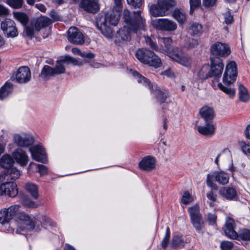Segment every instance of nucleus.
Returning a JSON list of instances; mask_svg holds the SVG:
<instances>
[{
	"label": "nucleus",
	"instance_id": "1",
	"mask_svg": "<svg viewBox=\"0 0 250 250\" xmlns=\"http://www.w3.org/2000/svg\"><path fill=\"white\" fill-rule=\"evenodd\" d=\"M133 14L132 16L127 9L124 11V19L127 26H124L117 33L116 37L120 42L130 40L131 32L137 33L139 31L145 29L146 20L142 15V11L139 10L133 12Z\"/></svg>",
	"mask_w": 250,
	"mask_h": 250
},
{
	"label": "nucleus",
	"instance_id": "2",
	"mask_svg": "<svg viewBox=\"0 0 250 250\" xmlns=\"http://www.w3.org/2000/svg\"><path fill=\"white\" fill-rule=\"evenodd\" d=\"M114 10L104 14H99L96 18V26L102 34L105 37L111 38L113 37V29L109 25L116 26L117 25L120 18V12Z\"/></svg>",
	"mask_w": 250,
	"mask_h": 250
},
{
	"label": "nucleus",
	"instance_id": "3",
	"mask_svg": "<svg viewBox=\"0 0 250 250\" xmlns=\"http://www.w3.org/2000/svg\"><path fill=\"white\" fill-rule=\"evenodd\" d=\"M132 74L136 77L138 83L148 87L151 93L156 97L158 102L161 104L167 102V99L169 96L167 90H162L161 89L158 88L156 85L152 84L148 79L143 76L137 71H133Z\"/></svg>",
	"mask_w": 250,
	"mask_h": 250
},
{
	"label": "nucleus",
	"instance_id": "4",
	"mask_svg": "<svg viewBox=\"0 0 250 250\" xmlns=\"http://www.w3.org/2000/svg\"><path fill=\"white\" fill-rule=\"evenodd\" d=\"M137 59L141 62L158 68L162 64L161 59L153 52L147 49H138L135 53Z\"/></svg>",
	"mask_w": 250,
	"mask_h": 250
},
{
	"label": "nucleus",
	"instance_id": "5",
	"mask_svg": "<svg viewBox=\"0 0 250 250\" xmlns=\"http://www.w3.org/2000/svg\"><path fill=\"white\" fill-rule=\"evenodd\" d=\"M176 4L175 0H158L156 4H152L150 7L149 11L155 17L165 16L168 15L169 10Z\"/></svg>",
	"mask_w": 250,
	"mask_h": 250
},
{
	"label": "nucleus",
	"instance_id": "6",
	"mask_svg": "<svg viewBox=\"0 0 250 250\" xmlns=\"http://www.w3.org/2000/svg\"><path fill=\"white\" fill-rule=\"evenodd\" d=\"M229 177L228 173L222 171H215L207 176L206 183L208 187L215 190H218L217 185L213 182L214 180L222 185L229 183Z\"/></svg>",
	"mask_w": 250,
	"mask_h": 250
},
{
	"label": "nucleus",
	"instance_id": "7",
	"mask_svg": "<svg viewBox=\"0 0 250 250\" xmlns=\"http://www.w3.org/2000/svg\"><path fill=\"white\" fill-rule=\"evenodd\" d=\"M191 222L197 231L199 232L204 227V222L200 212V208L196 204L188 208Z\"/></svg>",
	"mask_w": 250,
	"mask_h": 250
},
{
	"label": "nucleus",
	"instance_id": "8",
	"mask_svg": "<svg viewBox=\"0 0 250 250\" xmlns=\"http://www.w3.org/2000/svg\"><path fill=\"white\" fill-rule=\"evenodd\" d=\"M167 55L171 60L183 66H188L191 64L190 57L177 47H173Z\"/></svg>",
	"mask_w": 250,
	"mask_h": 250
},
{
	"label": "nucleus",
	"instance_id": "9",
	"mask_svg": "<svg viewBox=\"0 0 250 250\" xmlns=\"http://www.w3.org/2000/svg\"><path fill=\"white\" fill-rule=\"evenodd\" d=\"M237 76V64L234 61H230L226 66L223 77V82L226 84L233 83Z\"/></svg>",
	"mask_w": 250,
	"mask_h": 250
},
{
	"label": "nucleus",
	"instance_id": "10",
	"mask_svg": "<svg viewBox=\"0 0 250 250\" xmlns=\"http://www.w3.org/2000/svg\"><path fill=\"white\" fill-rule=\"evenodd\" d=\"M210 66H209L211 78L218 80L221 76L224 70V65L223 60L218 57L210 58Z\"/></svg>",
	"mask_w": 250,
	"mask_h": 250
},
{
	"label": "nucleus",
	"instance_id": "11",
	"mask_svg": "<svg viewBox=\"0 0 250 250\" xmlns=\"http://www.w3.org/2000/svg\"><path fill=\"white\" fill-rule=\"evenodd\" d=\"M31 77V72L27 66H21L14 73L11 77L13 81L15 80L20 83L28 82Z\"/></svg>",
	"mask_w": 250,
	"mask_h": 250
},
{
	"label": "nucleus",
	"instance_id": "12",
	"mask_svg": "<svg viewBox=\"0 0 250 250\" xmlns=\"http://www.w3.org/2000/svg\"><path fill=\"white\" fill-rule=\"evenodd\" d=\"M64 63H72L74 65H79L78 61L69 56H65L60 60H57L56 64L53 70L55 75L63 74L65 72V68L63 65Z\"/></svg>",
	"mask_w": 250,
	"mask_h": 250
},
{
	"label": "nucleus",
	"instance_id": "13",
	"mask_svg": "<svg viewBox=\"0 0 250 250\" xmlns=\"http://www.w3.org/2000/svg\"><path fill=\"white\" fill-rule=\"evenodd\" d=\"M3 183L0 186V195H7L11 197L16 196L18 194L17 185L12 181H2Z\"/></svg>",
	"mask_w": 250,
	"mask_h": 250
},
{
	"label": "nucleus",
	"instance_id": "14",
	"mask_svg": "<svg viewBox=\"0 0 250 250\" xmlns=\"http://www.w3.org/2000/svg\"><path fill=\"white\" fill-rule=\"evenodd\" d=\"M153 25L157 29L166 31H175L177 27L174 21L167 19H159L154 20Z\"/></svg>",
	"mask_w": 250,
	"mask_h": 250
},
{
	"label": "nucleus",
	"instance_id": "15",
	"mask_svg": "<svg viewBox=\"0 0 250 250\" xmlns=\"http://www.w3.org/2000/svg\"><path fill=\"white\" fill-rule=\"evenodd\" d=\"M210 52L215 56L226 57L229 55L230 50L229 46L226 43L216 42L210 47Z\"/></svg>",
	"mask_w": 250,
	"mask_h": 250
},
{
	"label": "nucleus",
	"instance_id": "16",
	"mask_svg": "<svg viewBox=\"0 0 250 250\" xmlns=\"http://www.w3.org/2000/svg\"><path fill=\"white\" fill-rule=\"evenodd\" d=\"M20 208L19 205H15L1 209L0 210V223L4 224L8 223L15 216Z\"/></svg>",
	"mask_w": 250,
	"mask_h": 250
},
{
	"label": "nucleus",
	"instance_id": "17",
	"mask_svg": "<svg viewBox=\"0 0 250 250\" xmlns=\"http://www.w3.org/2000/svg\"><path fill=\"white\" fill-rule=\"evenodd\" d=\"M14 142L19 147H27L34 143V140L32 135L26 134H16L13 137Z\"/></svg>",
	"mask_w": 250,
	"mask_h": 250
},
{
	"label": "nucleus",
	"instance_id": "18",
	"mask_svg": "<svg viewBox=\"0 0 250 250\" xmlns=\"http://www.w3.org/2000/svg\"><path fill=\"white\" fill-rule=\"evenodd\" d=\"M1 28L7 37L13 38L16 37L18 34L14 21L10 19H6L2 21Z\"/></svg>",
	"mask_w": 250,
	"mask_h": 250
},
{
	"label": "nucleus",
	"instance_id": "19",
	"mask_svg": "<svg viewBox=\"0 0 250 250\" xmlns=\"http://www.w3.org/2000/svg\"><path fill=\"white\" fill-rule=\"evenodd\" d=\"M29 150L32 158L34 160L42 163H46L47 162L45 150L42 146H33L30 147Z\"/></svg>",
	"mask_w": 250,
	"mask_h": 250
},
{
	"label": "nucleus",
	"instance_id": "20",
	"mask_svg": "<svg viewBox=\"0 0 250 250\" xmlns=\"http://www.w3.org/2000/svg\"><path fill=\"white\" fill-rule=\"evenodd\" d=\"M15 216L25 226L21 229H26L29 230H32L37 226V222L33 221L28 214L24 212H20L19 208L18 209Z\"/></svg>",
	"mask_w": 250,
	"mask_h": 250
},
{
	"label": "nucleus",
	"instance_id": "21",
	"mask_svg": "<svg viewBox=\"0 0 250 250\" xmlns=\"http://www.w3.org/2000/svg\"><path fill=\"white\" fill-rule=\"evenodd\" d=\"M235 224L233 219L229 217L226 218L224 231L226 235L232 239L238 238V233L234 230Z\"/></svg>",
	"mask_w": 250,
	"mask_h": 250
},
{
	"label": "nucleus",
	"instance_id": "22",
	"mask_svg": "<svg viewBox=\"0 0 250 250\" xmlns=\"http://www.w3.org/2000/svg\"><path fill=\"white\" fill-rule=\"evenodd\" d=\"M68 40L75 44H82L84 42L83 36L76 27H71L68 31Z\"/></svg>",
	"mask_w": 250,
	"mask_h": 250
},
{
	"label": "nucleus",
	"instance_id": "23",
	"mask_svg": "<svg viewBox=\"0 0 250 250\" xmlns=\"http://www.w3.org/2000/svg\"><path fill=\"white\" fill-rule=\"evenodd\" d=\"M155 167L156 159L151 156L144 157L139 163V168L144 171H151Z\"/></svg>",
	"mask_w": 250,
	"mask_h": 250
},
{
	"label": "nucleus",
	"instance_id": "24",
	"mask_svg": "<svg viewBox=\"0 0 250 250\" xmlns=\"http://www.w3.org/2000/svg\"><path fill=\"white\" fill-rule=\"evenodd\" d=\"M12 156L16 162L21 166L24 167L27 165L29 161V158L25 151L21 148L16 149L12 154Z\"/></svg>",
	"mask_w": 250,
	"mask_h": 250
},
{
	"label": "nucleus",
	"instance_id": "25",
	"mask_svg": "<svg viewBox=\"0 0 250 250\" xmlns=\"http://www.w3.org/2000/svg\"><path fill=\"white\" fill-rule=\"evenodd\" d=\"M219 194L229 200H237L238 198L236 189L230 187H222L219 191Z\"/></svg>",
	"mask_w": 250,
	"mask_h": 250
},
{
	"label": "nucleus",
	"instance_id": "26",
	"mask_svg": "<svg viewBox=\"0 0 250 250\" xmlns=\"http://www.w3.org/2000/svg\"><path fill=\"white\" fill-rule=\"evenodd\" d=\"M80 6L89 13H96L99 10L98 0H81Z\"/></svg>",
	"mask_w": 250,
	"mask_h": 250
},
{
	"label": "nucleus",
	"instance_id": "27",
	"mask_svg": "<svg viewBox=\"0 0 250 250\" xmlns=\"http://www.w3.org/2000/svg\"><path fill=\"white\" fill-rule=\"evenodd\" d=\"M20 172L16 167H11L6 170V172L0 175V180L2 181H11L19 178Z\"/></svg>",
	"mask_w": 250,
	"mask_h": 250
},
{
	"label": "nucleus",
	"instance_id": "28",
	"mask_svg": "<svg viewBox=\"0 0 250 250\" xmlns=\"http://www.w3.org/2000/svg\"><path fill=\"white\" fill-rule=\"evenodd\" d=\"M31 21H32V24H34L35 30L37 32L51 24L50 19L48 17L44 16L34 18Z\"/></svg>",
	"mask_w": 250,
	"mask_h": 250
},
{
	"label": "nucleus",
	"instance_id": "29",
	"mask_svg": "<svg viewBox=\"0 0 250 250\" xmlns=\"http://www.w3.org/2000/svg\"><path fill=\"white\" fill-rule=\"evenodd\" d=\"M205 126H199L197 127L198 132L202 135L207 136H211L214 134L215 126L212 122H205Z\"/></svg>",
	"mask_w": 250,
	"mask_h": 250
},
{
	"label": "nucleus",
	"instance_id": "30",
	"mask_svg": "<svg viewBox=\"0 0 250 250\" xmlns=\"http://www.w3.org/2000/svg\"><path fill=\"white\" fill-rule=\"evenodd\" d=\"M200 114L205 122H212L214 116L213 109L207 106L203 107L200 110Z\"/></svg>",
	"mask_w": 250,
	"mask_h": 250
},
{
	"label": "nucleus",
	"instance_id": "31",
	"mask_svg": "<svg viewBox=\"0 0 250 250\" xmlns=\"http://www.w3.org/2000/svg\"><path fill=\"white\" fill-rule=\"evenodd\" d=\"M185 243L182 239V236L175 234L169 243V247L173 249H178L184 247Z\"/></svg>",
	"mask_w": 250,
	"mask_h": 250
},
{
	"label": "nucleus",
	"instance_id": "32",
	"mask_svg": "<svg viewBox=\"0 0 250 250\" xmlns=\"http://www.w3.org/2000/svg\"><path fill=\"white\" fill-rule=\"evenodd\" d=\"M14 161L12 156L9 154H4L0 159V166L7 170L12 167Z\"/></svg>",
	"mask_w": 250,
	"mask_h": 250
},
{
	"label": "nucleus",
	"instance_id": "33",
	"mask_svg": "<svg viewBox=\"0 0 250 250\" xmlns=\"http://www.w3.org/2000/svg\"><path fill=\"white\" fill-rule=\"evenodd\" d=\"M25 188L34 199H37L39 198V188L36 185L32 183H27Z\"/></svg>",
	"mask_w": 250,
	"mask_h": 250
},
{
	"label": "nucleus",
	"instance_id": "34",
	"mask_svg": "<svg viewBox=\"0 0 250 250\" xmlns=\"http://www.w3.org/2000/svg\"><path fill=\"white\" fill-rule=\"evenodd\" d=\"M188 32L192 36H199L202 33L203 26L197 22L191 23Z\"/></svg>",
	"mask_w": 250,
	"mask_h": 250
},
{
	"label": "nucleus",
	"instance_id": "35",
	"mask_svg": "<svg viewBox=\"0 0 250 250\" xmlns=\"http://www.w3.org/2000/svg\"><path fill=\"white\" fill-rule=\"evenodd\" d=\"M161 43L162 50L164 52L167 54L168 51H170L173 47H172L171 44L172 40L170 38H161L159 39Z\"/></svg>",
	"mask_w": 250,
	"mask_h": 250
},
{
	"label": "nucleus",
	"instance_id": "36",
	"mask_svg": "<svg viewBox=\"0 0 250 250\" xmlns=\"http://www.w3.org/2000/svg\"><path fill=\"white\" fill-rule=\"evenodd\" d=\"M239 100L244 103L250 100V95L248 89L242 84L239 85Z\"/></svg>",
	"mask_w": 250,
	"mask_h": 250
},
{
	"label": "nucleus",
	"instance_id": "37",
	"mask_svg": "<svg viewBox=\"0 0 250 250\" xmlns=\"http://www.w3.org/2000/svg\"><path fill=\"white\" fill-rule=\"evenodd\" d=\"M198 76L199 79L202 81L211 78L209 66L208 64L203 65L198 73Z\"/></svg>",
	"mask_w": 250,
	"mask_h": 250
},
{
	"label": "nucleus",
	"instance_id": "38",
	"mask_svg": "<svg viewBox=\"0 0 250 250\" xmlns=\"http://www.w3.org/2000/svg\"><path fill=\"white\" fill-rule=\"evenodd\" d=\"M13 91V85L10 83L6 82L0 88V99H3L11 94Z\"/></svg>",
	"mask_w": 250,
	"mask_h": 250
},
{
	"label": "nucleus",
	"instance_id": "39",
	"mask_svg": "<svg viewBox=\"0 0 250 250\" xmlns=\"http://www.w3.org/2000/svg\"><path fill=\"white\" fill-rule=\"evenodd\" d=\"M21 204L28 208H34L39 207V205L36 202L32 201L28 196L23 195L21 197Z\"/></svg>",
	"mask_w": 250,
	"mask_h": 250
},
{
	"label": "nucleus",
	"instance_id": "40",
	"mask_svg": "<svg viewBox=\"0 0 250 250\" xmlns=\"http://www.w3.org/2000/svg\"><path fill=\"white\" fill-rule=\"evenodd\" d=\"M54 76L55 75L54 74L53 68L47 65H45L43 66L40 74V76L45 80H48L49 78Z\"/></svg>",
	"mask_w": 250,
	"mask_h": 250
},
{
	"label": "nucleus",
	"instance_id": "41",
	"mask_svg": "<svg viewBox=\"0 0 250 250\" xmlns=\"http://www.w3.org/2000/svg\"><path fill=\"white\" fill-rule=\"evenodd\" d=\"M172 16L180 24H183L187 21L186 13L182 10L175 9L173 12Z\"/></svg>",
	"mask_w": 250,
	"mask_h": 250
},
{
	"label": "nucleus",
	"instance_id": "42",
	"mask_svg": "<svg viewBox=\"0 0 250 250\" xmlns=\"http://www.w3.org/2000/svg\"><path fill=\"white\" fill-rule=\"evenodd\" d=\"M14 18L22 25L25 26L28 22L29 18L28 16L24 13L22 12H14Z\"/></svg>",
	"mask_w": 250,
	"mask_h": 250
},
{
	"label": "nucleus",
	"instance_id": "43",
	"mask_svg": "<svg viewBox=\"0 0 250 250\" xmlns=\"http://www.w3.org/2000/svg\"><path fill=\"white\" fill-rule=\"evenodd\" d=\"M236 239L250 241V230L248 229H243L240 230L238 233V238Z\"/></svg>",
	"mask_w": 250,
	"mask_h": 250
},
{
	"label": "nucleus",
	"instance_id": "44",
	"mask_svg": "<svg viewBox=\"0 0 250 250\" xmlns=\"http://www.w3.org/2000/svg\"><path fill=\"white\" fill-rule=\"evenodd\" d=\"M37 222V226L35 229L37 230L40 229L39 226V222L41 223V227L45 228V226L48 224L50 225V219L46 216H41L39 217V220Z\"/></svg>",
	"mask_w": 250,
	"mask_h": 250
},
{
	"label": "nucleus",
	"instance_id": "45",
	"mask_svg": "<svg viewBox=\"0 0 250 250\" xmlns=\"http://www.w3.org/2000/svg\"><path fill=\"white\" fill-rule=\"evenodd\" d=\"M213 190H215L211 188L210 191L207 193V197L209 200L208 202L211 207H213L214 206V203L217 201V198L216 193H215Z\"/></svg>",
	"mask_w": 250,
	"mask_h": 250
},
{
	"label": "nucleus",
	"instance_id": "46",
	"mask_svg": "<svg viewBox=\"0 0 250 250\" xmlns=\"http://www.w3.org/2000/svg\"><path fill=\"white\" fill-rule=\"evenodd\" d=\"M218 86L222 91L228 94L230 98H232L234 96L235 94L234 88H229L224 86L221 83H219Z\"/></svg>",
	"mask_w": 250,
	"mask_h": 250
},
{
	"label": "nucleus",
	"instance_id": "47",
	"mask_svg": "<svg viewBox=\"0 0 250 250\" xmlns=\"http://www.w3.org/2000/svg\"><path fill=\"white\" fill-rule=\"evenodd\" d=\"M25 32L26 35L30 38H32L34 36L35 31H36L35 28L34 24H32V21H31L29 25L25 26Z\"/></svg>",
	"mask_w": 250,
	"mask_h": 250
},
{
	"label": "nucleus",
	"instance_id": "48",
	"mask_svg": "<svg viewBox=\"0 0 250 250\" xmlns=\"http://www.w3.org/2000/svg\"><path fill=\"white\" fill-rule=\"evenodd\" d=\"M170 229L168 227H167L165 236L161 242V246H162V248L164 249H166L167 248V246L169 244L168 242H169V239L170 237Z\"/></svg>",
	"mask_w": 250,
	"mask_h": 250
},
{
	"label": "nucleus",
	"instance_id": "49",
	"mask_svg": "<svg viewBox=\"0 0 250 250\" xmlns=\"http://www.w3.org/2000/svg\"><path fill=\"white\" fill-rule=\"evenodd\" d=\"M7 3L14 8H20L23 5V0H7Z\"/></svg>",
	"mask_w": 250,
	"mask_h": 250
},
{
	"label": "nucleus",
	"instance_id": "50",
	"mask_svg": "<svg viewBox=\"0 0 250 250\" xmlns=\"http://www.w3.org/2000/svg\"><path fill=\"white\" fill-rule=\"evenodd\" d=\"M32 165H35L38 168V172L41 175H45L47 173V168L46 167L40 164H36L33 162L30 163L29 168H31Z\"/></svg>",
	"mask_w": 250,
	"mask_h": 250
},
{
	"label": "nucleus",
	"instance_id": "51",
	"mask_svg": "<svg viewBox=\"0 0 250 250\" xmlns=\"http://www.w3.org/2000/svg\"><path fill=\"white\" fill-rule=\"evenodd\" d=\"M193 201V198L188 191L185 192L182 197V202L183 204L187 205Z\"/></svg>",
	"mask_w": 250,
	"mask_h": 250
},
{
	"label": "nucleus",
	"instance_id": "52",
	"mask_svg": "<svg viewBox=\"0 0 250 250\" xmlns=\"http://www.w3.org/2000/svg\"><path fill=\"white\" fill-rule=\"evenodd\" d=\"M198 44L197 40L193 38H189L186 42V46L188 48H192L197 46Z\"/></svg>",
	"mask_w": 250,
	"mask_h": 250
},
{
	"label": "nucleus",
	"instance_id": "53",
	"mask_svg": "<svg viewBox=\"0 0 250 250\" xmlns=\"http://www.w3.org/2000/svg\"><path fill=\"white\" fill-rule=\"evenodd\" d=\"M190 9V13L192 14L195 8L198 7L201 4V0H189Z\"/></svg>",
	"mask_w": 250,
	"mask_h": 250
},
{
	"label": "nucleus",
	"instance_id": "54",
	"mask_svg": "<svg viewBox=\"0 0 250 250\" xmlns=\"http://www.w3.org/2000/svg\"><path fill=\"white\" fill-rule=\"evenodd\" d=\"M220 246L222 250H230L233 248V244L229 241H224L221 243Z\"/></svg>",
	"mask_w": 250,
	"mask_h": 250
},
{
	"label": "nucleus",
	"instance_id": "55",
	"mask_svg": "<svg viewBox=\"0 0 250 250\" xmlns=\"http://www.w3.org/2000/svg\"><path fill=\"white\" fill-rule=\"evenodd\" d=\"M225 22L227 24H231L233 21V16L229 11L226 12L224 14Z\"/></svg>",
	"mask_w": 250,
	"mask_h": 250
},
{
	"label": "nucleus",
	"instance_id": "56",
	"mask_svg": "<svg viewBox=\"0 0 250 250\" xmlns=\"http://www.w3.org/2000/svg\"><path fill=\"white\" fill-rule=\"evenodd\" d=\"M128 4L134 8H140L142 4V0H126Z\"/></svg>",
	"mask_w": 250,
	"mask_h": 250
},
{
	"label": "nucleus",
	"instance_id": "57",
	"mask_svg": "<svg viewBox=\"0 0 250 250\" xmlns=\"http://www.w3.org/2000/svg\"><path fill=\"white\" fill-rule=\"evenodd\" d=\"M242 151L245 154H250V145L242 142L240 143Z\"/></svg>",
	"mask_w": 250,
	"mask_h": 250
},
{
	"label": "nucleus",
	"instance_id": "58",
	"mask_svg": "<svg viewBox=\"0 0 250 250\" xmlns=\"http://www.w3.org/2000/svg\"><path fill=\"white\" fill-rule=\"evenodd\" d=\"M145 41L146 43L148 45L150 48L152 49L157 50L158 49V46L157 44L153 42L152 39L149 37H146L145 38Z\"/></svg>",
	"mask_w": 250,
	"mask_h": 250
},
{
	"label": "nucleus",
	"instance_id": "59",
	"mask_svg": "<svg viewBox=\"0 0 250 250\" xmlns=\"http://www.w3.org/2000/svg\"><path fill=\"white\" fill-rule=\"evenodd\" d=\"M49 16L51 18V19H50L51 21V23L53 22H55L60 20V17L58 15V14L55 11H51L49 14Z\"/></svg>",
	"mask_w": 250,
	"mask_h": 250
},
{
	"label": "nucleus",
	"instance_id": "60",
	"mask_svg": "<svg viewBox=\"0 0 250 250\" xmlns=\"http://www.w3.org/2000/svg\"><path fill=\"white\" fill-rule=\"evenodd\" d=\"M8 14V9L2 5L0 4V17L6 16Z\"/></svg>",
	"mask_w": 250,
	"mask_h": 250
},
{
	"label": "nucleus",
	"instance_id": "61",
	"mask_svg": "<svg viewBox=\"0 0 250 250\" xmlns=\"http://www.w3.org/2000/svg\"><path fill=\"white\" fill-rule=\"evenodd\" d=\"M114 3L116 5L115 10L121 11L122 9V0H114Z\"/></svg>",
	"mask_w": 250,
	"mask_h": 250
},
{
	"label": "nucleus",
	"instance_id": "62",
	"mask_svg": "<svg viewBox=\"0 0 250 250\" xmlns=\"http://www.w3.org/2000/svg\"><path fill=\"white\" fill-rule=\"evenodd\" d=\"M216 216L215 215L211 213L208 214V221L210 224H214L216 222Z\"/></svg>",
	"mask_w": 250,
	"mask_h": 250
},
{
	"label": "nucleus",
	"instance_id": "63",
	"mask_svg": "<svg viewBox=\"0 0 250 250\" xmlns=\"http://www.w3.org/2000/svg\"><path fill=\"white\" fill-rule=\"evenodd\" d=\"M216 1V0H203V4L208 7L213 6Z\"/></svg>",
	"mask_w": 250,
	"mask_h": 250
},
{
	"label": "nucleus",
	"instance_id": "64",
	"mask_svg": "<svg viewBox=\"0 0 250 250\" xmlns=\"http://www.w3.org/2000/svg\"><path fill=\"white\" fill-rule=\"evenodd\" d=\"M36 7L42 12H45L46 10V7L42 4H36Z\"/></svg>",
	"mask_w": 250,
	"mask_h": 250
}]
</instances>
